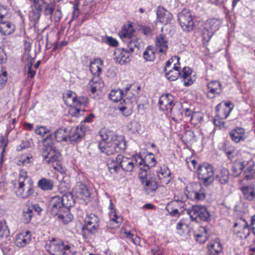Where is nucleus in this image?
I'll return each instance as SVG.
<instances>
[{"mask_svg": "<svg viewBox=\"0 0 255 255\" xmlns=\"http://www.w3.org/2000/svg\"><path fill=\"white\" fill-rule=\"evenodd\" d=\"M100 135L102 140L99 141L98 147L101 152L110 155L126 149V142L123 136L105 129L100 131Z\"/></svg>", "mask_w": 255, "mask_h": 255, "instance_id": "f257e3e1", "label": "nucleus"}, {"mask_svg": "<svg viewBox=\"0 0 255 255\" xmlns=\"http://www.w3.org/2000/svg\"><path fill=\"white\" fill-rule=\"evenodd\" d=\"M180 58L175 56L166 62L164 71L165 77L170 81H175L179 77L184 81V85L188 86L193 83L191 78L192 70L189 67L180 66Z\"/></svg>", "mask_w": 255, "mask_h": 255, "instance_id": "f03ea898", "label": "nucleus"}, {"mask_svg": "<svg viewBox=\"0 0 255 255\" xmlns=\"http://www.w3.org/2000/svg\"><path fill=\"white\" fill-rule=\"evenodd\" d=\"M155 165L154 155L150 153L145 157V165L141 167L139 172V178L147 194L153 193L158 187V183L155 175L149 171V167Z\"/></svg>", "mask_w": 255, "mask_h": 255, "instance_id": "7ed1b4c3", "label": "nucleus"}, {"mask_svg": "<svg viewBox=\"0 0 255 255\" xmlns=\"http://www.w3.org/2000/svg\"><path fill=\"white\" fill-rule=\"evenodd\" d=\"M15 193L18 197L26 198L34 192L33 182L24 170L19 171L18 183L15 184Z\"/></svg>", "mask_w": 255, "mask_h": 255, "instance_id": "20e7f679", "label": "nucleus"}, {"mask_svg": "<svg viewBox=\"0 0 255 255\" xmlns=\"http://www.w3.org/2000/svg\"><path fill=\"white\" fill-rule=\"evenodd\" d=\"M107 166L112 174L118 173L121 168L125 172H130L133 171L135 167V162L133 158L119 154L115 160H109Z\"/></svg>", "mask_w": 255, "mask_h": 255, "instance_id": "39448f33", "label": "nucleus"}, {"mask_svg": "<svg viewBox=\"0 0 255 255\" xmlns=\"http://www.w3.org/2000/svg\"><path fill=\"white\" fill-rule=\"evenodd\" d=\"M48 251L52 255H73L74 252L67 244L58 239H52L48 247Z\"/></svg>", "mask_w": 255, "mask_h": 255, "instance_id": "423d86ee", "label": "nucleus"}, {"mask_svg": "<svg viewBox=\"0 0 255 255\" xmlns=\"http://www.w3.org/2000/svg\"><path fill=\"white\" fill-rule=\"evenodd\" d=\"M186 212L191 219L197 223L200 221L208 222L210 220V214L204 206L193 205L188 208Z\"/></svg>", "mask_w": 255, "mask_h": 255, "instance_id": "0eeeda50", "label": "nucleus"}, {"mask_svg": "<svg viewBox=\"0 0 255 255\" xmlns=\"http://www.w3.org/2000/svg\"><path fill=\"white\" fill-rule=\"evenodd\" d=\"M42 156L44 163L51 164L54 169L59 172L63 171L60 161L61 153L58 149L56 148L48 151L45 150L42 152Z\"/></svg>", "mask_w": 255, "mask_h": 255, "instance_id": "6e6552de", "label": "nucleus"}, {"mask_svg": "<svg viewBox=\"0 0 255 255\" xmlns=\"http://www.w3.org/2000/svg\"><path fill=\"white\" fill-rule=\"evenodd\" d=\"M197 173L198 178L207 186L211 184L215 179L213 167L207 163H203L198 166Z\"/></svg>", "mask_w": 255, "mask_h": 255, "instance_id": "1a4fd4ad", "label": "nucleus"}, {"mask_svg": "<svg viewBox=\"0 0 255 255\" xmlns=\"http://www.w3.org/2000/svg\"><path fill=\"white\" fill-rule=\"evenodd\" d=\"M253 161L252 155L250 153H244L233 164L232 170L234 175L238 176L240 175L244 169H245L248 165L251 166L252 165Z\"/></svg>", "mask_w": 255, "mask_h": 255, "instance_id": "9d476101", "label": "nucleus"}, {"mask_svg": "<svg viewBox=\"0 0 255 255\" xmlns=\"http://www.w3.org/2000/svg\"><path fill=\"white\" fill-rule=\"evenodd\" d=\"M188 192L187 196L192 201H200L206 198V193L204 188L200 184L192 183L186 187Z\"/></svg>", "mask_w": 255, "mask_h": 255, "instance_id": "9b49d317", "label": "nucleus"}, {"mask_svg": "<svg viewBox=\"0 0 255 255\" xmlns=\"http://www.w3.org/2000/svg\"><path fill=\"white\" fill-rule=\"evenodd\" d=\"M179 24L184 31H190L193 29L194 22L190 11L186 9L182 10L178 15Z\"/></svg>", "mask_w": 255, "mask_h": 255, "instance_id": "f8f14e48", "label": "nucleus"}, {"mask_svg": "<svg viewBox=\"0 0 255 255\" xmlns=\"http://www.w3.org/2000/svg\"><path fill=\"white\" fill-rule=\"evenodd\" d=\"M221 25V22L219 19L212 18L208 19L204 25L203 32V38L207 41L209 40L214 33L218 30Z\"/></svg>", "mask_w": 255, "mask_h": 255, "instance_id": "ddd939ff", "label": "nucleus"}, {"mask_svg": "<svg viewBox=\"0 0 255 255\" xmlns=\"http://www.w3.org/2000/svg\"><path fill=\"white\" fill-rule=\"evenodd\" d=\"M64 209L60 196H55L51 198L48 203V211L51 215H58Z\"/></svg>", "mask_w": 255, "mask_h": 255, "instance_id": "4468645a", "label": "nucleus"}, {"mask_svg": "<svg viewBox=\"0 0 255 255\" xmlns=\"http://www.w3.org/2000/svg\"><path fill=\"white\" fill-rule=\"evenodd\" d=\"M114 58L117 63L124 65L130 61L131 54L128 49L118 48L115 51Z\"/></svg>", "mask_w": 255, "mask_h": 255, "instance_id": "2eb2a0df", "label": "nucleus"}, {"mask_svg": "<svg viewBox=\"0 0 255 255\" xmlns=\"http://www.w3.org/2000/svg\"><path fill=\"white\" fill-rule=\"evenodd\" d=\"M239 226L240 230L237 232V236L241 239H247L250 234V231L247 222L242 219H240L238 222L235 223L234 227Z\"/></svg>", "mask_w": 255, "mask_h": 255, "instance_id": "dca6fc26", "label": "nucleus"}, {"mask_svg": "<svg viewBox=\"0 0 255 255\" xmlns=\"http://www.w3.org/2000/svg\"><path fill=\"white\" fill-rule=\"evenodd\" d=\"M156 15L157 20L164 25L169 23L173 18L172 13L162 6L158 7Z\"/></svg>", "mask_w": 255, "mask_h": 255, "instance_id": "f3484780", "label": "nucleus"}, {"mask_svg": "<svg viewBox=\"0 0 255 255\" xmlns=\"http://www.w3.org/2000/svg\"><path fill=\"white\" fill-rule=\"evenodd\" d=\"M110 210L109 215L110 217L109 225L111 228H116L119 226L120 224L122 221V218L120 216H118L116 212V209L114 208V206L110 200V204L109 206Z\"/></svg>", "mask_w": 255, "mask_h": 255, "instance_id": "a211bd4d", "label": "nucleus"}, {"mask_svg": "<svg viewBox=\"0 0 255 255\" xmlns=\"http://www.w3.org/2000/svg\"><path fill=\"white\" fill-rule=\"evenodd\" d=\"M158 180H159L158 186L159 184L161 185H166L169 183L171 179V172L169 168L165 165L161 167L160 169L157 172Z\"/></svg>", "mask_w": 255, "mask_h": 255, "instance_id": "6ab92c4d", "label": "nucleus"}, {"mask_svg": "<svg viewBox=\"0 0 255 255\" xmlns=\"http://www.w3.org/2000/svg\"><path fill=\"white\" fill-rule=\"evenodd\" d=\"M31 240V233L26 231L17 234L15 238V245L18 247H24L28 245Z\"/></svg>", "mask_w": 255, "mask_h": 255, "instance_id": "aec40b11", "label": "nucleus"}, {"mask_svg": "<svg viewBox=\"0 0 255 255\" xmlns=\"http://www.w3.org/2000/svg\"><path fill=\"white\" fill-rule=\"evenodd\" d=\"M223 106L222 103L219 104L216 109L218 112V115L221 119H226L229 116L231 112L233 105L231 102H225L223 103Z\"/></svg>", "mask_w": 255, "mask_h": 255, "instance_id": "412c9836", "label": "nucleus"}, {"mask_svg": "<svg viewBox=\"0 0 255 255\" xmlns=\"http://www.w3.org/2000/svg\"><path fill=\"white\" fill-rule=\"evenodd\" d=\"M84 135L85 132L82 126L74 127L69 131L68 138L72 141L79 142Z\"/></svg>", "mask_w": 255, "mask_h": 255, "instance_id": "4be33fe9", "label": "nucleus"}, {"mask_svg": "<svg viewBox=\"0 0 255 255\" xmlns=\"http://www.w3.org/2000/svg\"><path fill=\"white\" fill-rule=\"evenodd\" d=\"M75 193L76 196L84 200L88 199L90 193L87 185L82 182H78L75 188Z\"/></svg>", "mask_w": 255, "mask_h": 255, "instance_id": "5701e85b", "label": "nucleus"}, {"mask_svg": "<svg viewBox=\"0 0 255 255\" xmlns=\"http://www.w3.org/2000/svg\"><path fill=\"white\" fill-rule=\"evenodd\" d=\"M229 135L232 140L236 143L244 141L246 138L245 130L242 128H237L230 131Z\"/></svg>", "mask_w": 255, "mask_h": 255, "instance_id": "b1692460", "label": "nucleus"}, {"mask_svg": "<svg viewBox=\"0 0 255 255\" xmlns=\"http://www.w3.org/2000/svg\"><path fill=\"white\" fill-rule=\"evenodd\" d=\"M65 103L68 106H79L82 103L77 100L76 94L71 91H66L63 96Z\"/></svg>", "mask_w": 255, "mask_h": 255, "instance_id": "393cba45", "label": "nucleus"}, {"mask_svg": "<svg viewBox=\"0 0 255 255\" xmlns=\"http://www.w3.org/2000/svg\"><path fill=\"white\" fill-rule=\"evenodd\" d=\"M173 102V97L170 94L162 95L158 102L160 108L164 111L167 110H172L171 106Z\"/></svg>", "mask_w": 255, "mask_h": 255, "instance_id": "a878e982", "label": "nucleus"}, {"mask_svg": "<svg viewBox=\"0 0 255 255\" xmlns=\"http://www.w3.org/2000/svg\"><path fill=\"white\" fill-rule=\"evenodd\" d=\"M139 90V87H136L132 85H127L125 88V96L127 99L131 103L134 102L138 94V91Z\"/></svg>", "mask_w": 255, "mask_h": 255, "instance_id": "bb28decb", "label": "nucleus"}, {"mask_svg": "<svg viewBox=\"0 0 255 255\" xmlns=\"http://www.w3.org/2000/svg\"><path fill=\"white\" fill-rule=\"evenodd\" d=\"M167 41V38L163 35L160 34L156 37L155 45L160 53H166L168 49Z\"/></svg>", "mask_w": 255, "mask_h": 255, "instance_id": "cd10ccee", "label": "nucleus"}, {"mask_svg": "<svg viewBox=\"0 0 255 255\" xmlns=\"http://www.w3.org/2000/svg\"><path fill=\"white\" fill-rule=\"evenodd\" d=\"M103 67V61L100 58H96L91 62L90 69L92 74L98 76L102 72Z\"/></svg>", "mask_w": 255, "mask_h": 255, "instance_id": "c85d7f7f", "label": "nucleus"}, {"mask_svg": "<svg viewBox=\"0 0 255 255\" xmlns=\"http://www.w3.org/2000/svg\"><path fill=\"white\" fill-rule=\"evenodd\" d=\"M15 26L8 21L1 20L0 22V32L3 35H9L13 32Z\"/></svg>", "mask_w": 255, "mask_h": 255, "instance_id": "c756f323", "label": "nucleus"}, {"mask_svg": "<svg viewBox=\"0 0 255 255\" xmlns=\"http://www.w3.org/2000/svg\"><path fill=\"white\" fill-rule=\"evenodd\" d=\"M207 88L209 90L208 95L219 94L222 92V88L220 82L218 81H212L207 84Z\"/></svg>", "mask_w": 255, "mask_h": 255, "instance_id": "7c9ffc66", "label": "nucleus"}, {"mask_svg": "<svg viewBox=\"0 0 255 255\" xmlns=\"http://www.w3.org/2000/svg\"><path fill=\"white\" fill-rule=\"evenodd\" d=\"M37 186L42 190L50 191L53 189L54 183L52 180L43 177L38 181Z\"/></svg>", "mask_w": 255, "mask_h": 255, "instance_id": "2f4dec72", "label": "nucleus"}, {"mask_svg": "<svg viewBox=\"0 0 255 255\" xmlns=\"http://www.w3.org/2000/svg\"><path fill=\"white\" fill-rule=\"evenodd\" d=\"M134 30L133 28L129 26L128 29H126V27H125L123 28L122 31L119 32V35L121 39L124 41L128 40L132 38H135L133 36Z\"/></svg>", "mask_w": 255, "mask_h": 255, "instance_id": "473e14b6", "label": "nucleus"}, {"mask_svg": "<svg viewBox=\"0 0 255 255\" xmlns=\"http://www.w3.org/2000/svg\"><path fill=\"white\" fill-rule=\"evenodd\" d=\"M56 140L57 142L66 141L68 139V134L65 128H59L54 132Z\"/></svg>", "mask_w": 255, "mask_h": 255, "instance_id": "72a5a7b5", "label": "nucleus"}, {"mask_svg": "<svg viewBox=\"0 0 255 255\" xmlns=\"http://www.w3.org/2000/svg\"><path fill=\"white\" fill-rule=\"evenodd\" d=\"M56 216L60 221L64 224H68L73 219V215L69 212L68 209H64L62 212H60L59 215H56Z\"/></svg>", "mask_w": 255, "mask_h": 255, "instance_id": "f704fd0d", "label": "nucleus"}, {"mask_svg": "<svg viewBox=\"0 0 255 255\" xmlns=\"http://www.w3.org/2000/svg\"><path fill=\"white\" fill-rule=\"evenodd\" d=\"M229 171L225 168L221 169L216 176V180L221 184L227 183L229 179Z\"/></svg>", "mask_w": 255, "mask_h": 255, "instance_id": "c9c22d12", "label": "nucleus"}, {"mask_svg": "<svg viewBox=\"0 0 255 255\" xmlns=\"http://www.w3.org/2000/svg\"><path fill=\"white\" fill-rule=\"evenodd\" d=\"M245 199L252 201L255 199V189L252 186H244L241 188Z\"/></svg>", "mask_w": 255, "mask_h": 255, "instance_id": "e433bc0d", "label": "nucleus"}, {"mask_svg": "<svg viewBox=\"0 0 255 255\" xmlns=\"http://www.w3.org/2000/svg\"><path fill=\"white\" fill-rule=\"evenodd\" d=\"M60 198L64 209H68L69 207L73 206L75 204L73 197L71 193H68L63 195L60 196Z\"/></svg>", "mask_w": 255, "mask_h": 255, "instance_id": "4c0bfd02", "label": "nucleus"}, {"mask_svg": "<svg viewBox=\"0 0 255 255\" xmlns=\"http://www.w3.org/2000/svg\"><path fill=\"white\" fill-rule=\"evenodd\" d=\"M43 147L42 148L41 152L46 150V151L56 149L55 147L53 146V142L52 140V134H49L46 137L42 140Z\"/></svg>", "mask_w": 255, "mask_h": 255, "instance_id": "58836bf2", "label": "nucleus"}, {"mask_svg": "<svg viewBox=\"0 0 255 255\" xmlns=\"http://www.w3.org/2000/svg\"><path fill=\"white\" fill-rule=\"evenodd\" d=\"M124 94L123 91L121 89L113 90L109 94V98L114 102L120 101L122 103Z\"/></svg>", "mask_w": 255, "mask_h": 255, "instance_id": "ea45409f", "label": "nucleus"}, {"mask_svg": "<svg viewBox=\"0 0 255 255\" xmlns=\"http://www.w3.org/2000/svg\"><path fill=\"white\" fill-rule=\"evenodd\" d=\"M144 59L147 61H153L155 58L154 48L152 46H148L143 52Z\"/></svg>", "mask_w": 255, "mask_h": 255, "instance_id": "a19ab883", "label": "nucleus"}, {"mask_svg": "<svg viewBox=\"0 0 255 255\" xmlns=\"http://www.w3.org/2000/svg\"><path fill=\"white\" fill-rule=\"evenodd\" d=\"M140 41V39L135 37L128 40L125 41V42L127 43V46L130 52H132L134 50L135 48L137 49H139Z\"/></svg>", "mask_w": 255, "mask_h": 255, "instance_id": "79ce46f5", "label": "nucleus"}, {"mask_svg": "<svg viewBox=\"0 0 255 255\" xmlns=\"http://www.w3.org/2000/svg\"><path fill=\"white\" fill-rule=\"evenodd\" d=\"M42 9L32 8L29 14V17L31 21H32L35 25L38 22L41 15Z\"/></svg>", "mask_w": 255, "mask_h": 255, "instance_id": "37998d69", "label": "nucleus"}, {"mask_svg": "<svg viewBox=\"0 0 255 255\" xmlns=\"http://www.w3.org/2000/svg\"><path fill=\"white\" fill-rule=\"evenodd\" d=\"M123 233L126 235L127 239L134 245H139L140 244V238L137 235L127 230L123 231Z\"/></svg>", "mask_w": 255, "mask_h": 255, "instance_id": "c03bdc74", "label": "nucleus"}, {"mask_svg": "<svg viewBox=\"0 0 255 255\" xmlns=\"http://www.w3.org/2000/svg\"><path fill=\"white\" fill-rule=\"evenodd\" d=\"M208 247L209 250L214 252V253L215 252L219 254L222 251V245L217 240H216L213 242H211L209 244Z\"/></svg>", "mask_w": 255, "mask_h": 255, "instance_id": "a18cd8bd", "label": "nucleus"}, {"mask_svg": "<svg viewBox=\"0 0 255 255\" xmlns=\"http://www.w3.org/2000/svg\"><path fill=\"white\" fill-rule=\"evenodd\" d=\"M33 216L32 209L30 207L25 209L22 212V221L25 223H28Z\"/></svg>", "mask_w": 255, "mask_h": 255, "instance_id": "49530a36", "label": "nucleus"}, {"mask_svg": "<svg viewBox=\"0 0 255 255\" xmlns=\"http://www.w3.org/2000/svg\"><path fill=\"white\" fill-rule=\"evenodd\" d=\"M34 132L36 134L43 137L46 134L49 133L50 130L46 127L38 126L34 129Z\"/></svg>", "mask_w": 255, "mask_h": 255, "instance_id": "de8ad7c7", "label": "nucleus"}, {"mask_svg": "<svg viewBox=\"0 0 255 255\" xmlns=\"http://www.w3.org/2000/svg\"><path fill=\"white\" fill-rule=\"evenodd\" d=\"M99 226L98 223H96V222L92 223L89 221L88 219L87 221V225H86V229L90 233L93 234L98 231Z\"/></svg>", "mask_w": 255, "mask_h": 255, "instance_id": "09e8293b", "label": "nucleus"}, {"mask_svg": "<svg viewBox=\"0 0 255 255\" xmlns=\"http://www.w3.org/2000/svg\"><path fill=\"white\" fill-rule=\"evenodd\" d=\"M69 114L73 117H78L82 115L83 111L78 106H70Z\"/></svg>", "mask_w": 255, "mask_h": 255, "instance_id": "8fccbe9b", "label": "nucleus"}, {"mask_svg": "<svg viewBox=\"0 0 255 255\" xmlns=\"http://www.w3.org/2000/svg\"><path fill=\"white\" fill-rule=\"evenodd\" d=\"M9 231L5 222H0V237H7L9 236Z\"/></svg>", "mask_w": 255, "mask_h": 255, "instance_id": "3c124183", "label": "nucleus"}, {"mask_svg": "<svg viewBox=\"0 0 255 255\" xmlns=\"http://www.w3.org/2000/svg\"><path fill=\"white\" fill-rule=\"evenodd\" d=\"M183 137L186 142H190L196 140L194 132L191 130H186Z\"/></svg>", "mask_w": 255, "mask_h": 255, "instance_id": "603ef678", "label": "nucleus"}, {"mask_svg": "<svg viewBox=\"0 0 255 255\" xmlns=\"http://www.w3.org/2000/svg\"><path fill=\"white\" fill-rule=\"evenodd\" d=\"M7 74L6 71L0 70V89L5 85L7 81Z\"/></svg>", "mask_w": 255, "mask_h": 255, "instance_id": "864d4df0", "label": "nucleus"}, {"mask_svg": "<svg viewBox=\"0 0 255 255\" xmlns=\"http://www.w3.org/2000/svg\"><path fill=\"white\" fill-rule=\"evenodd\" d=\"M32 159V156L31 154L23 155H22L19 161V165H26L31 162V159Z\"/></svg>", "mask_w": 255, "mask_h": 255, "instance_id": "5fc2aeb1", "label": "nucleus"}, {"mask_svg": "<svg viewBox=\"0 0 255 255\" xmlns=\"http://www.w3.org/2000/svg\"><path fill=\"white\" fill-rule=\"evenodd\" d=\"M244 173L247 179L255 178V167L251 170L245 169Z\"/></svg>", "mask_w": 255, "mask_h": 255, "instance_id": "6e6d98bb", "label": "nucleus"}, {"mask_svg": "<svg viewBox=\"0 0 255 255\" xmlns=\"http://www.w3.org/2000/svg\"><path fill=\"white\" fill-rule=\"evenodd\" d=\"M194 237L196 241H198L199 243H204L208 240L209 237V234H194Z\"/></svg>", "mask_w": 255, "mask_h": 255, "instance_id": "4d7b16f0", "label": "nucleus"}, {"mask_svg": "<svg viewBox=\"0 0 255 255\" xmlns=\"http://www.w3.org/2000/svg\"><path fill=\"white\" fill-rule=\"evenodd\" d=\"M54 8L52 4L49 3L44 8V13L46 15L51 17Z\"/></svg>", "mask_w": 255, "mask_h": 255, "instance_id": "13d9d810", "label": "nucleus"}, {"mask_svg": "<svg viewBox=\"0 0 255 255\" xmlns=\"http://www.w3.org/2000/svg\"><path fill=\"white\" fill-rule=\"evenodd\" d=\"M188 225L185 223L184 221L182 220H180L176 225V229L178 230H181L183 232L187 230Z\"/></svg>", "mask_w": 255, "mask_h": 255, "instance_id": "bf43d9fd", "label": "nucleus"}, {"mask_svg": "<svg viewBox=\"0 0 255 255\" xmlns=\"http://www.w3.org/2000/svg\"><path fill=\"white\" fill-rule=\"evenodd\" d=\"M8 12L7 7L0 5V19L3 20L2 19L8 15Z\"/></svg>", "mask_w": 255, "mask_h": 255, "instance_id": "052dcab7", "label": "nucleus"}, {"mask_svg": "<svg viewBox=\"0 0 255 255\" xmlns=\"http://www.w3.org/2000/svg\"><path fill=\"white\" fill-rule=\"evenodd\" d=\"M32 141L31 139L23 140L19 144L21 149L28 148L31 146Z\"/></svg>", "mask_w": 255, "mask_h": 255, "instance_id": "680f3d73", "label": "nucleus"}, {"mask_svg": "<svg viewBox=\"0 0 255 255\" xmlns=\"http://www.w3.org/2000/svg\"><path fill=\"white\" fill-rule=\"evenodd\" d=\"M166 209L169 214L172 216L178 217L180 215L179 210L176 208H172L170 207V205H168Z\"/></svg>", "mask_w": 255, "mask_h": 255, "instance_id": "e2e57ef3", "label": "nucleus"}, {"mask_svg": "<svg viewBox=\"0 0 255 255\" xmlns=\"http://www.w3.org/2000/svg\"><path fill=\"white\" fill-rule=\"evenodd\" d=\"M225 152L228 158L230 160H232L235 156V149L234 147H232L230 149H226Z\"/></svg>", "mask_w": 255, "mask_h": 255, "instance_id": "0e129e2a", "label": "nucleus"}, {"mask_svg": "<svg viewBox=\"0 0 255 255\" xmlns=\"http://www.w3.org/2000/svg\"><path fill=\"white\" fill-rule=\"evenodd\" d=\"M106 42L110 46L116 47L118 45V42L116 39L111 36L106 37Z\"/></svg>", "mask_w": 255, "mask_h": 255, "instance_id": "69168bd1", "label": "nucleus"}, {"mask_svg": "<svg viewBox=\"0 0 255 255\" xmlns=\"http://www.w3.org/2000/svg\"><path fill=\"white\" fill-rule=\"evenodd\" d=\"M7 61V55L3 48L0 47V63H4Z\"/></svg>", "mask_w": 255, "mask_h": 255, "instance_id": "338daca9", "label": "nucleus"}, {"mask_svg": "<svg viewBox=\"0 0 255 255\" xmlns=\"http://www.w3.org/2000/svg\"><path fill=\"white\" fill-rule=\"evenodd\" d=\"M28 67V76L31 78H33L36 74V71L32 69V64L31 62L28 63L27 65Z\"/></svg>", "mask_w": 255, "mask_h": 255, "instance_id": "774afa93", "label": "nucleus"}]
</instances>
